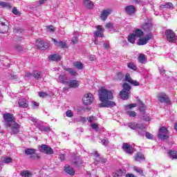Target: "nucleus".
I'll use <instances>...</instances> for the list:
<instances>
[{"instance_id": "nucleus-1", "label": "nucleus", "mask_w": 177, "mask_h": 177, "mask_svg": "<svg viewBox=\"0 0 177 177\" xmlns=\"http://www.w3.org/2000/svg\"><path fill=\"white\" fill-rule=\"evenodd\" d=\"M98 95L100 97V107H114L115 102L110 100H113V91L106 89L102 87L98 91Z\"/></svg>"}, {"instance_id": "nucleus-2", "label": "nucleus", "mask_w": 177, "mask_h": 177, "mask_svg": "<svg viewBox=\"0 0 177 177\" xmlns=\"http://www.w3.org/2000/svg\"><path fill=\"white\" fill-rule=\"evenodd\" d=\"M3 118L7 131L11 133V135L19 133L20 125L15 120V116L10 113H7L3 115Z\"/></svg>"}, {"instance_id": "nucleus-3", "label": "nucleus", "mask_w": 177, "mask_h": 177, "mask_svg": "<svg viewBox=\"0 0 177 177\" xmlns=\"http://www.w3.org/2000/svg\"><path fill=\"white\" fill-rule=\"evenodd\" d=\"M128 127L129 128H131V129L137 131L140 136H145V137L147 139L151 140H153L154 138L152 133H150L149 131H145V129H146V126L145 125V124H138L136 122H130L128 123Z\"/></svg>"}, {"instance_id": "nucleus-4", "label": "nucleus", "mask_w": 177, "mask_h": 177, "mask_svg": "<svg viewBox=\"0 0 177 177\" xmlns=\"http://www.w3.org/2000/svg\"><path fill=\"white\" fill-rule=\"evenodd\" d=\"M131 85L128 83L123 84V89L120 93V96L123 100H127L129 97V93L131 92Z\"/></svg>"}, {"instance_id": "nucleus-5", "label": "nucleus", "mask_w": 177, "mask_h": 177, "mask_svg": "<svg viewBox=\"0 0 177 177\" xmlns=\"http://www.w3.org/2000/svg\"><path fill=\"white\" fill-rule=\"evenodd\" d=\"M166 38L169 42L171 44H175L177 40L176 35H175V32H174V30L171 29H167L165 32Z\"/></svg>"}, {"instance_id": "nucleus-6", "label": "nucleus", "mask_w": 177, "mask_h": 177, "mask_svg": "<svg viewBox=\"0 0 177 177\" xmlns=\"http://www.w3.org/2000/svg\"><path fill=\"white\" fill-rule=\"evenodd\" d=\"M158 138L162 140H167L169 138L168 129L164 127L159 129Z\"/></svg>"}, {"instance_id": "nucleus-7", "label": "nucleus", "mask_w": 177, "mask_h": 177, "mask_svg": "<svg viewBox=\"0 0 177 177\" xmlns=\"http://www.w3.org/2000/svg\"><path fill=\"white\" fill-rule=\"evenodd\" d=\"M36 150L31 148H28L25 150V154L26 156H30V158L32 160H39L41 156L38 153H35Z\"/></svg>"}, {"instance_id": "nucleus-8", "label": "nucleus", "mask_w": 177, "mask_h": 177, "mask_svg": "<svg viewBox=\"0 0 177 177\" xmlns=\"http://www.w3.org/2000/svg\"><path fill=\"white\" fill-rule=\"evenodd\" d=\"M82 102H83V104H84L86 106L92 104L93 102V95L91 93H87L84 94L82 98Z\"/></svg>"}, {"instance_id": "nucleus-9", "label": "nucleus", "mask_w": 177, "mask_h": 177, "mask_svg": "<svg viewBox=\"0 0 177 177\" xmlns=\"http://www.w3.org/2000/svg\"><path fill=\"white\" fill-rule=\"evenodd\" d=\"M39 150L41 153H45V154H48L49 156L53 154V149L46 145H42L39 147Z\"/></svg>"}, {"instance_id": "nucleus-10", "label": "nucleus", "mask_w": 177, "mask_h": 177, "mask_svg": "<svg viewBox=\"0 0 177 177\" xmlns=\"http://www.w3.org/2000/svg\"><path fill=\"white\" fill-rule=\"evenodd\" d=\"M14 32L15 34V36L14 37V40L15 42H19V41H21L23 39V37L20 35L21 32H23V29L20 27H17L14 29Z\"/></svg>"}, {"instance_id": "nucleus-11", "label": "nucleus", "mask_w": 177, "mask_h": 177, "mask_svg": "<svg viewBox=\"0 0 177 177\" xmlns=\"http://www.w3.org/2000/svg\"><path fill=\"white\" fill-rule=\"evenodd\" d=\"M124 81L126 82H129L131 85H133V86H139L140 85V83L136 80H133L132 77H131V74L127 73L124 76Z\"/></svg>"}, {"instance_id": "nucleus-12", "label": "nucleus", "mask_w": 177, "mask_h": 177, "mask_svg": "<svg viewBox=\"0 0 177 177\" xmlns=\"http://www.w3.org/2000/svg\"><path fill=\"white\" fill-rule=\"evenodd\" d=\"M35 125L41 132H49L50 131V127L49 126H45L43 122L40 121L35 124Z\"/></svg>"}, {"instance_id": "nucleus-13", "label": "nucleus", "mask_w": 177, "mask_h": 177, "mask_svg": "<svg viewBox=\"0 0 177 177\" xmlns=\"http://www.w3.org/2000/svg\"><path fill=\"white\" fill-rule=\"evenodd\" d=\"M8 31H9V24L8 21H0V34H5Z\"/></svg>"}, {"instance_id": "nucleus-14", "label": "nucleus", "mask_w": 177, "mask_h": 177, "mask_svg": "<svg viewBox=\"0 0 177 177\" xmlns=\"http://www.w3.org/2000/svg\"><path fill=\"white\" fill-rule=\"evenodd\" d=\"M151 39V35H147L145 37L142 38H139L138 41H137V45L142 46V45H146L149 41Z\"/></svg>"}, {"instance_id": "nucleus-15", "label": "nucleus", "mask_w": 177, "mask_h": 177, "mask_svg": "<svg viewBox=\"0 0 177 177\" xmlns=\"http://www.w3.org/2000/svg\"><path fill=\"white\" fill-rule=\"evenodd\" d=\"M158 100L160 102V103H169V100L168 99V96L166 93H160L158 95Z\"/></svg>"}, {"instance_id": "nucleus-16", "label": "nucleus", "mask_w": 177, "mask_h": 177, "mask_svg": "<svg viewBox=\"0 0 177 177\" xmlns=\"http://www.w3.org/2000/svg\"><path fill=\"white\" fill-rule=\"evenodd\" d=\"M104 29L102 27V26H97V31L94 32V38H103V32Z\"/></svg>"}, {"instance_id": "nucleus-17", "label": "nucleus", "mask_w": 177, "mask_h": 177, "mask_svg": "<svg viewBox=\"0 0 177 177\" xmlns=\"http://www.w3.org/2000/svg\"><path fill=\"white\" fill-rule=\"evenodd\" d=\"M111 12L112 10L111 9L103 10L101 12V19L103 20V21H106V19H107V17L111 15Z\"/></svg>"}, {"instance_id": "nucleus-18", "label": "nucleus", "mask_w": 177, "mask_h": 177, "mask_svg": "<svg viewBox=\"0 0 177 177\" xmlns=\"http://www.w3.org/2000/svg\"><path fill=\"white\" fill-rule=\"evenodd\" d=\"M122 149L127 154H132L133 151H135V149H133V148L128 143H124Z\"/></svg>"}, {"instance_id": "nucleus-19", "label": "nucleus", "mask_w": 177, "mask_h": 177, "mask_svg": "<svg viewBox=\"0 0 177 177\" xmlns=\"http://www.w3.org/2000/svg\"><path fill=\"white\" fill-rule=\"evenodd\" d=\"M55 46H58V48H62V49H64L66 48V41H57L55 38L51 39Z\"/></svg>"}, {"instance_id": "nucleus-20", "label": "nucleus", "mask_w": 177, "mask_h": 177, "mask_svg": "<svg viewBox=\"0 0 177 177\" xmlns=\"http://www.w3.org/2000/svg\"><path fill=\"white\" fill-rule=\"evenodd\" d=\"M19 107L27 109L28 107V101L25 98H21L18 102Z\"/></svg>"}, {"instance_id": "nucleus-21", "label": "nucleus", "mask_w": 177, "mask_h": 177, "mask_svg": "<svg viewBox=\"0 0 177 177\" xmlns=\"http://www.w3.org/2000/svg\"><path fill=\"white\" fill-rule=\"evenodd\" d=\"M142 28L146 32H150L153 30V24L151 23H145L142 26Z\"/></svg>"}, {"instance_id": "nucleus-22", "label": "nucleus", "mask_w": 177, "mask_h": 177, "mask_svg": "<svg viewBox=\"0 0 177 177\" xmlns=\"http://www.w3.org/2000/svg\"><path fill=\"white\" fill-rule=\"evenodd\" d=\"M133 34L134 35L135 37L138 39V38H142L143 37L144 32L143 30L136 28L134 30Z\"/></svg>"}, {"instance_id": "nucleus-23", "label": "nucleus", "mask_w": 177, "mask_h": 177, "mask_svg": "<svg viewBox=\"0 0 177 177\" xmlns=\"http://www.w3.org/2000/svg\"><path fill=\"white\" fill-rule=\"evenodd\" d=\"M57 82L60 84H64V85H67V84H68L67 77L63 76V75H59V77L57 79Z\"/></svg>"}, {"instance_id": "nucleus-24", "label": "nucleus", "mask_w": 177, "mask_h": 177, "mask_svg": "<svg viewBox=\"0 0 177 177\" xmlns=\"http://www.w3.org/2000/svg\"><path fill=\"white\" fill-rule=\"evenodd\" d=\"M48 59H50L51 62H60V60H62V57L57 54H53L50 55Z\"/></svg>"}, {"instance_id": "nucleus-25", "label": "nucleus", "mask_w": 177, "mask_h": 177, "mask_svg": "<svg viewBox=\"0 0 177 177\" xmlns=\"http://www.w3.org/2000/svg\"><path fill=\"white\" fill-rule=\"evenodd\" d=\"M68 85L69 88H78L80 86V83H78V81L77 80H71L67 84Z\"/></svg>"}, {"instance_id": "nucleus-26", "label": "nucleus", "mask_w": 177, "mask_h": 177, "mask_svg": "<svg viewBox=\"0 0 177 177\" xmlns=\"http://www.w3.org/2000/svg\"><path fill=\"white\" fill-rule=\"evenodd\" d=\"M32 75L34 77V78H35V80H41L44 75H42V72L34 71L32 73Z\"/></svg>"}, {"instance_id": "nucleus-27", "label": "nucleus", "mask_w": 177, "mask_h": 177, "mask_svg": "<svg viewBox=\"0 0 177 177\" xmlns=\"http://www.w3.org/2000/svg\"><path fill=\"white\" fill-rule=\"evenodd\" d=\"M125 11L127 15H133V13H135V7L133 6H127L125 8Z\"/></svg>"}, {"instance_id": "nucleus-28", "label": "nucleus", "mask_w": 177, "mask_h": 177, "mask_svg": "<svg viewBox=\"0 0 177 177\" xmlns=\"http://www.w3.org/2000/svg\"><path fill=\"white\" fill-rule=\"evenodd\" d=\"M134 160L136 161H138L139 162H142V161H144L145 160V156L140 153H138L135 156Z\"/></svg>"}, {"instance_id": "nucleus-29", "label": "nucleus", "mask_w": 177, "mask_h": 177, "mask_svg": "<svg viewBox=\"0 0 177 177\" xmlns=\"http://www.w3.org/2000/svg\"><path fill=\"white\" fill-rule=\"evenodd\" d=\"M65 172H66V174L68 175H74V174H75L74 169L68 165L65 166Z\"/></svg>"}, {"instance_id": "nucleus-30", "label": "nucleus", "mask_w": 177, "mask_h": 177, "mask_svg": "<svg viewBox=\"0 0 177 177\" xmlns=\"http://www.w3.org/2000/svg\"><path fill=\"white\" fill-rule=\"evenodd\" d=\"M65 71H68L70 74V75H72V77H77L78 75V73L75 71V70L70 68H64Z\"/></svg>"}, {"instance_id": "nucleus-31", "label": "nucleus", "mask_w": 177, "mask_h": 177, "mask_svg": "<svg viewBox=\"0 0 177 177\" xmlns=\"http://www.w3.org/2000/svg\"><path fill=\"white\" fill-rule=\"evenodd\" d=\"M20 175L22 177H32V173L28 170H26V171H21Z\"/></svg>"}, {"instance_id": "nucleus-32", "label": "nucleus", "mask_w": 177, "mask_h": 177, "mask_svg": "<svg viewBox=\"0 0 177 177\" xmlns=\"http://www.w3.org/2000/svg\"><path fill=\"white\" fill-rule=\"evenodd\" d=\"M127 39L129 42H130V44H135V41L138 39L135 37V35L133 33H131L128 36Z\"/></svg>"}, {"instance_id": "nucleus-33", "label": "nucleus", "mask_w": 177, "mask_h": 177, "mask_svg": "<svg viewBox=\"0 0 177 177\" xmlns=\"http://www.w3.org/2000/svg\"><path fill=\"white\" fill-rule=\"evenodd\" d=\"M169 157L171 158V160H177V152L176 151H169Z\"/></svg>"}, {"instance_id": "nucleus-34", "label": "nucleus", "mask_w": 177, "mask_h": 177, "mask_svg": "<svg viewBox=\"0 0 177 177\" xmlns=\"http://www.w3.org/2000/svg\"><path fill=\"white\" fill-rule=\"evenodd\" d=\"M0 6L1 8H5L6 9H12V5L5 1H0Z\"/></svg>"}, {"instance_id": "nucleus-35", "label": "nucleus", "mask_w": 177, "mask_h": 177, "mask_svg": "<svg viewBox=\"0 0 177 177\" xmlns=\"http://www.w3.org/2000/svg\"><path fill=\"white\" fill-rule=\"evenodd\" d=\"M84 3L88 9H92L93 8V3L89 0H84Z\"/></svg>"}, {"instance_id": "nucleus-36", "label": "nucleus", "mask_w": 177, "mask_h": 177, "mask_svg": "<svg viewBox=\"0 0 177 177\" xmlns=\"http://www.w3.org/2000/svg\"><path fill=\"white\" fill-rule=\"evenodd\" d=\"M147 61L146 55L145 54H140L138 57V62L141 64H145V62Z\"/></svg>"}, {"instance_id": "nucleus-37", "label": "nucleus", "mask_w": 177, "mask_h": 177, "mask_svg": "<svg viewBox=\"0 0 177 177\" xmlns=\"http://www.w3.org/2000/svg\"><path fill=\"white\" fill-rule=\"evenodd\" d=\"M74 67H75L77 70H82L84 68V64L81 63V62H75L73 63Z\"/></svg>"}, {"instance_id": "nucleus-38", "label": "nucleus", "mask_w": 177, "mask_h": 177, "mask_svg": "<svg viewBox=\"0 0 177 177\" xmlns=\"http://www.w3.org/2000/svg\"><path fill=\"white\" fill-rule=\"evenodd\" d=\"M36 45L39 49H41V48H45V45L44 43V40L38 39L36 42Z\"/></svg>"}, {"instance_id": "nucleus-39", "label": "nucleus", "mask_w": 177, "mask_h": 177, "mask_svg": "<svg viewBox=\"0 0 177 177\" xmlns=\"http://www.w3.org/2000/svg\"><path fill=\"white\" fill-rule=\"evenodd\" d=\"M161 8H167V9H174V4L172 3H166L161 6Z\"/></svg>"}, {"instance_id": "nucleus-40", "label": "nucleus", "mask_w": 177, "mask_h": 177, "mask_svg": "<svg viewBox=\"0 0 177 177\" xmlns=\"http://www.w3.org/2000/svg\"><path fill=\"white\" fill-rule=\"evenodd\" d=\"M127 67L129 68H131V70H133L134 71H136V70H138V67L133 63L127 64Z\"/></svg>"}, {"instance_id": "nucleus-41", "label": "nucleus", "mask_w": 177, "mask_h": 177, "mask_svg": "<svg viewBox=\"0 0 177 177\" xmlns=\"http://www.w3.org/2000/svg\"><path fill=\"white\" fill-rule=\"evenodd\" d=\"M106 28H108V30H109V31L111 32L115 31V29H114V26L113 25V24H107L106 25Z\"/></svg>"}, {"instance_id": "nucleus-42", "label": "nucleus", "mask_w": 177, "mask_h": 177, "mask_svg": "<svg viewBox=\"0 0 177 177\" xmlns=\"http://www.w3.org/2000/svg\"><path fill=\"white\" fill-rule=\"evenodd\" d=\"M126 113L127 115H129V117H136V112L133 111H127Z\"/></svg>"}, {"instance_id": "nucleus-43", "label": "nucleus", "mask_w": 177, "mask_h": 177, "mask_svg": "<svg viewBox=\"0 0 177 177\" xmlns=\"http://www.w3.org/2000/svg\"><path fill=\"white\" fill-rule=\"evenodd\" d=\"M133 107H136V104H130L124 106V108L126 109V110L133 109Z\"/></svg>"}, {"instance_id": "nucleus-44", "label": "nucleus", "mask_w": 177, "mask_h": 177, "mask_svg": "<svg viewBox=\"0 0 177 177\" xmlns=\"http://www.w3.org/2000/svg\"><path fill=\"white\" fill-rule=\"evenodd\" d=\"M66 114V117H68L69 118H71V117L74 116V113L71 110H68Z\"/></svg>"}, {"instance_id": "nucleus-45", "label": "nucleus", "mask_w": 177, "mask_h": 177, "mask_svg": "<svg viewBox=\"0 0 177 177\" xmlns=\"http://www.w3.org/2000/svg\"><path fill=\"white\" fill-rule=\"evenodd\" d=\"M133 169L134 171H136V172H138V174H139L140 175H143V170H142L140 168L134 167Z\"/></svg>"}, {"instance_id": "nucleus-46", "label": "nucleus", "mask_w": 177, "mask_h": 177, "mask_svg": "<svg viewBox=\"0 0 177 177\" xmlns=\"http://www.w3.org/2000/svg\"><path fill=\"white\" fill-rule=\"evenodd\" d=\"M140 111L142 114H145V111H146V106H145V104H142L140 106Z\"/></svg>"}, {"instance_id": "nucleus-47", "label": "nucleus", "mask_w": 177, "mask_h": 177, "mask_svg": "<svg viewBox=\"0 0 177 177\" xmlns=\"http://www.w3.org/2000/svg\"><path fill=\"white\" fill-rule=\"evenodd\" d=\"M12 13L13 15H16V16H20L21 13L17 10L16 7L12 8Z\"/></svg>"}, {"instance_id": "nucleus-48", "label": "nucleus", "mask_w": 177, "mask_h": 177, "mask_svg": "<svg viewBox=\"0 0 177 177\" xmlns=\"http://www.w3.org/2000/svg\"><path fill=\"white\" fill-rule=\"evenodd\" d=\"M91 127L93 129L97 131L99 129V126L96 123H91Z\"/></svg>"}, {"instance_id": "nucleus-49", "label": "nucleus", "mask_w": 177, "mask_h": 177, "mask_svg": "<svg viewBox=\"0 0 177 177\" xmlns=\"http://www.w3.org/2000/svg\"><path fill=\"white\" fill-rule=\"evenodd\" d=\"M46 29L49 32H53L55 31V28L53 26H46Z\"/></svg>"}, {"instance_id": "nucleus-50", "label": "nucleus", "mask_w": 177, "mask_h": 177, "mask_svg": "<svg viewBox=\"0 0 177 177\" xmlns=\"http://www.w3.org/2000/svg\"><path fill=\"white\" fill-rule=\"evenodd\" d=\"M122 174H124V172L122 171V170L120 169L116 171L115 175H116V176H122Z\"/></svg>"}, {"instance_id": "nucleus-51", "label": "nucleus", "mask_w": 177, "mask_h": 177, "mask_svg": "<svg viewBox=\"0 0 177 177\" xmlns=\"http://www.w3.org/2000/svg\"><path fill=\"white\" fill-rule=\"evenodd\" d=\"M75 161L74 162L75 165H77V167H80L81 165V160L80 158L75 159Z\"/></svg>"}, {"instance_id": "nucleus-52", "label": "nucleus", "mask_w": 177, "mask_h": 177, "mask_svg": "<svg viewBox=\"0 0 177 177\" xmlns=\"http://www.w3.org/2000/svg\"><path fill=\"white\" fill-rule=\"evenodd\" d=\"M72 44L73 45H75V44H77L78 42V37H73L72 38Z\"/></svg>"}, {"instance_id": "nucleus-53", "label": "nucleus", "mask_w": 177, "mask_h": 177, "mask_svg": "<svg viewBox=\"0 0 177 177\" xmlns=\"http://www.w3.org/2000/svg\"><path fill=\"white\" fill-rule=\"evenodd\" d=\"M100 143H102L104 146H107L109 145V140H100Z\"/></svg>"}, {"instance_id": "nucleus-54", "label": "nucleus", "mask_w": 177, "mask_h": 177, "mask_svg": "<svg viewBox=\"0 0 177 177\" xmlns=\"http://www.w3.org/2000/svg\"><path fill=\"white\" fill-rule=\"evenodd\" d=\"M3 162H6V164H9V162H12V158H5L3 160Z\"/></svg>"}, {"instance_id": "nucleus-55", "label": "nucleus", "mask_w": 177, "mask_h": 177, "mask_svg": "<svg viewBox=\"0 0 177 177\" xmlns=\"http://www.w3.org/2000/svg\"><path fill=\"white\" fill-rule=\"evenodd\" d=\"M117 77L118 78V80H122V78H124V74H122V73L119 72L117 73Z\"/></svg>"}, {"instance_id": "nucleus-56", "label": "nucleus", "mask_w": 177, "mask_h": 177, "mask_svg": "<svg viewBox=\"0 0 177 177\" xmlns=\"http://www.w3.org/2000/svg\"><path fill=\"white\" fill-rule=\"evenodd\" d=\"M39 96L40 97H46V96H48V94H46V93L45 92H40L39 93Z\"/></svg>"}, {"instance_id": "nucleus-57", "label": "nucleus", "mask_w": 177, "mask_h": 177, "mask_svg": "<svg viewBox=\"0 0 177 177\" xmlns=\"http://www.w3.org/2000/svg\"><path fill=\"white\" fill-rule=\"evenodd\" d=\"M95 120V118L93 116H91L88 118V121L90 122V124H92Z\"/></svg>"}, {"instance_id": "nucleus-58", "label": "nucleus", "mask_w": 177, "mask_h": 177, "mask_svg": "<svg viewBox=\"0 0 177 177\" xmlns=\"http://www.w3.org/2000/svg\"><path fill=\"white\" fill-rule=\"evenodd\" d=\"M30 120L32 121V122H35L36 124L37 122H41V121H38V120L35 118H30Z\"/></svg>"}, {"instance_id": "nucleus-59", "label": "nucleus", "mask_w": 177, "mask_h": 177, "mask_svg": "<svg viewBox=\"0 0 177 177\" xmlns=\"http://www.w3.org/2000/svg\"><path fill=\"white\" fill-rule=\"evenodd\" d=\"M31 75H32V73L31 74V73H30V72H26L24 77L26 78H30V77H31Z\"/></svg>"}, {"instance_id": "nucleus-60", "label": "nucleus", "mask_w": 177, "mask_h": 177, "mask_svg": "<svg viewBox=\"0 0 177 177\" xmlns=\"http://www.w3.org/2000/svg\"><path fill=\"white\" fill-rule=\"evenodd\" d=\"M143 118H144L145 121H150V120H151L150 116H149L147 115H144Z\"/></svg>"}, {"instance_id": "nucleus-61", "label": "nucleus", "mask_w": 177, "mask_h": 177, "mask_svg": "<svg viewBox=\"0 0 177 177\" xmlns=\"http://www.w3.org/2000/svg\"><path fill=\"white\" fill-rule=\"evenodd\" d=\"M33 109H35V107H38L39 106V104H38L37 102H32Z\"/></svg>"}, {"instance_id": "nucleus-62", "label": "nucleus", "mask_w": 177, "mask_h": 177, "mask_svg": "<svg viewBox=\"0 0 177 177\" xmlns=\"http://www.w3.org/2000/svg\"><path fill=\"white\" fill-rule=\"evenodd\" d=\"M160 70V73L162 75H164V74H165V70L162 68H159Z\"/></svg>"}, {"instance_id": "nucleus-63", "label": "nucleus", "mask_w": 177, "mask_h": 177, "mask_svg": "<svg viewBox=\"0 0 177 177\" xmlns=\"http://www.w3.org/2000/svg\"><path fill=\"white\" fill-rule=\"evenodd\" d=\"M59 158H60V160H61L62 161H63V160L66 158V156H64V154H61V155L59 156Z\"/></svg>"}, {"instance_id": "nucleus-64", "label": "nucleus", "mask_w": 177, "mask_h": 177, "mask_svg": "<svg viewBox=\"0 0 177 177\" xmlns=\"http://www.w3.org/2000/svg\"><path fill=\"white\" fill-rule=\"evenodd\" d=\"M126 177H136L133 174H127Z\"/></svg>"}]
</instances>
